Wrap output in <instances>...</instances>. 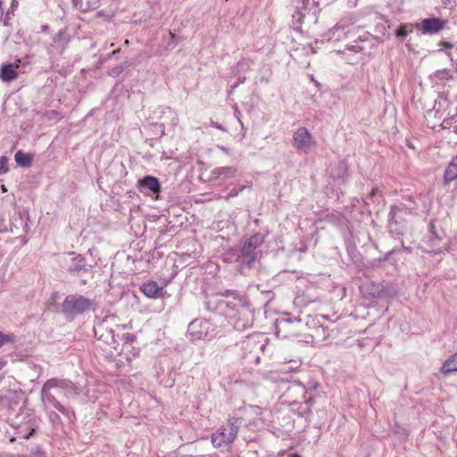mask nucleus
I'll return each instance as SVG.
<instances>
[{"label": "nucleus", "instance_id": "1", "mask_svg": "<svg viewBox=\"0 0 457 457\" xmlns=\"http://www.w3.org/2000/svg\"><path fill=\"white\" fill-rule=\"evenodd\" d=\"M240 420L235 417H229L227 422L220 426L211 436V442L216 448H228L237 439L239 431Z\"/></svg>", "mask_w": 457, "mask_h": 457}, {"label": "nucleus", "instance_id": "2", "mask_svg": "<svg viewBox=\"0 0 457 457\" xmlns=\"http://www.w3.org/2000/svg\"><path fill=\"white\" fill-rule=\"evenodd\" d=\"M92 302L80 295H68L62 303V311L64 313L77 315L89 310Z\"/></svg>", "mask_w": 457, "mask_h": 457}, {"label": "nucleus", "instance_id": "3", "mask_svg": "<svg viewBox=\"0 0 457 457\" xmlns=\"http://www.w3.org/2000/svg\"><path fill=\"white\" fill-rule=\"evenodd\" d=\"M315 144L313 137L306 128L302 127L295 131L293 135V145L296 149L308 153L315 146Z\"/></svg>", "mask_w": 457, "mask_h": 457}, {"label": "nucleus", "instance_id": "4", "mask_svg": "<svg viewBox=\"0 0 457 457\" xmlns=\"http://www.w3.org/2000/svg\"><path fill=\"white\" fill-rule=\"evenodd\" d=\"M137 187L147 188L154 194V198L157 200L161 192V185L157 178L148 175L137 180Z\"/></svg>", "mask_w": 457, "mask_h": 457}, {"label": "nucleus", "instance_id": "5", "mask_svg": "<svg viewBox=\"0 0 457 457\" xmlns=\"http://www.w3.org/2000/svg\"><path fill=\"white\" fill-rule=\"evenodd\" d=\"M446 22L438 18L424 19L421 21L422 32L424 34L438 33L445 27Z\"/></svg>", "mask_w": 457, "mask_h": 457}, {"label": "nucleus", "instance_id": "6", "mask_svg": "<svg viewBox=\"0 0 457 457\" xmlns=\"http://www.w3.org/2000/svg\"><path fill=\"white\" fill-rule=\"evenodd\" d=\"M140 290L149 298H157L161 295L162 287H159L155 281L148 280L141 286Z\"/></svg>", "mask_w": 457, "mask_h": 457}, {"label": "nucleus", "instance_id": "7", "mask_svg": "<svg viewBox=\"0 0 457 457\" xmlns=\"http://www.w3.org/2000/svg\"><path fill=\"white\" fill-rule=\"evenodd\" d=\"M19 77V72L10 63L4 64L0 69V79L4 82H11Z\"/></svg>", "mask_w": 457, "mask_h": 457}, {"label": "nucleus", "instance_id": "8", "mask_svg": "<svg viewBox=\"0 0 457 457\" xmlns=\"http://www.w3.org/2000/svg\"><path fill=\"white\" fill-rule=\"evenodd\" d=\"M440 371L445 376L457 372V352L445 360L440 368Z\"/></svg>", "mask_w": 457, "mask_h": 457}, {"label": "nucleus", "instance_id": "9", "mask_svg": "<svg viewBox=\"0 0 457 457\" xmlns=\"http://www.w3.org/2000/svg\"><path fill=\"white\" fill-rule=\"evenodd\" d=\"M457 179V155L447 165L444 174V184L448 185Z\"/></svg>", "mask_w": 457, "mask_h": 457}, {"label": "nucleus", "instance_id": "10", "mask_svg": "<svg viewBox=\"0 0 457 457\" xmlns=\"http://www.w3.org/2000/svg\"><path fill=\"white\" fill-rule=\"evenodd\" d=\"M34 155L31 154H25L21 151H18L15 155L14 159L16 163L23 168H29L31 166L33 162Z\"/></svg>", "mask_w": 457, "mask_h": 457}, {"label": "nucleus", "instance_id": "11", "mask_svg": "<svg viewBox=\"0 0 457 457\" xmlns=\"http://www.w3.org/2000/svg\"><path fill=\"white\" fill-rule=\"evenodd\" d=\"M67 384L66 381L63 379L59 378H51L48 379L43 386V391L46 392L49 391L53 387H61L64 388L66 387Z\"/></svg>", "mask_w": 457, "mask_h": 457}, {"label": "nucleus", "instance_id": "12", "mask_svg": "<svg viewBox=\"0 0 457 457\" xmlns=\"http://www.w3.org/2000/svg\"><path fill=\"white\" fill-rule=\"evenodd\" d=\"M413 27V24H401L396 30V36L404 37L409 32H412Z\"/></svg>", "mask_w": 457, "mask_h": 457}, {"label": "nucleus", "instance_id": "13", "mask_svg": "<svg viewBox=\"0 0 457 457\" xmlns=\"http://www.w3.org/2000/svg\"><path fill=\"white\" fill-rule=\"evenodd\" d=\"M258 243V238L256 236L254 237H251L245 243V245L243 247V252L244 253H249L250 251H252L253 249H254L256 247V245Z\"/></svg>", "mask_w": 457, "mask_h": 457}, {"label": "nucleus", "instance_id": "14", "mask_svg": "<svg viewBox=\"0 0 457 457\" xmlns=\"http://www.w3.org/2000/svg\"><path fill=\"white\" fill-rule=\"evenodd\" d=\"M15 341V337L13 334H4L0 331V347L4 345L13 343Z\"/></svg>", "mask_w": 457, "mask_h": 457}, {"label": "nucleus", "instance_id": "15", "mask_svg": "<svg viewBox=\"0 0 457 457\" xmlns=\"http://www.w3.org/2000/svg\"><path fill=\"white\" fill-rule=\"evenodd\" d=\"M52 403L54 407L57 409L60 412H62V414H67L66 408L54 397H52Z\"/></svg>", "mask_w": 457, "mask_h": 457}, {"label": "nucleus", "instance_id": "16", "mask_svg": "<svg viewBox=\"0 0 457 457\" xmlns=\"http://www.w3.org/2000/svg\"><path fill=\"white\" fill-rule=\"evenodd\" d=\"M8 159L4 156L0 157V174L7 171L6 163Z\"/></svg>", "mask_w": 457, "mask_h": 457}, {"label": "nucleus", "instance_id": "17", "mask_svg": "<svg viewBox=\"0 0 457 457\" xmlns=\"http://www.w3.org/2000/svg\"><path fill=\"white\" fill-rule=\"evenodd\" d=\"M122 338L126 343L132 344L136 340V336L130 333H126L123 334Z\"/></svg>", "mask_w": 457, "mask_h": 457}, {"label": "nucleus", "instance_id": "18", "mask_svg": "<svg viewBox=\"0 0 457 457\" xmlns=\"http://www.w3.org/2000/svg\"><path fill=\"white\" fill-rule=\"evenodd\" d=\"M439 46L447 49H452L453 47V44L448 41H440Z\"/></svg>", "mask_w": 457, "mask_h": 457}, {"label": "nucleus", "instance_id": "19", "mask_svg": "<svg viewBox=\"0 0 457 457\" xmlns=\"http://www.w3.org/2000/svg\"><path fill=\"white\" fill-rule=\"evenodd\" d=\"M11 64H12V66H15V69H16L17 71H18V69H19L21 66H22V65H23V64H22V61H21V59H17V60H15V62H12V63H11Z\"/></svg>", "mask_w": 457, "mask_h": 457}, {"label": "nucleus", "instance_id": "20", "mask_svg": "<svg viewBox=\"0 0 457 457\" xmlns=\"http://www.w3.org/2000/svg\"><path fill=\"white\" fill-rule=\"evenodd\" d=\"M377 193H378V187H373L371 189V191L369 193L368 197L371 198V197L375 196L377 195Z\"/></svg>", "mask_w": 457, "mask_h": 457}, {"label": "nucleus", "instance_id": "21", "mask_svg": "<svg viewBox=\"0 0 457 457\" xmlns=\"http://www.w3.org/2000/svg\"><path fill=\"white\" fill-rule=\"evenodd\" d=\"M41 30H42V32H44V33H48V31H49V26H48V25H43V26L41 27Z\"/></svg>", "mask_w": 457, "mask_h": 457}, {"label": "nucleus", "instance_id": "22", "mask_svg": "<svg viewBox=\"0 0 457 457\" xmlns=\"http://www.w3.org/2000/svg\"><path fill=\"white\" fill-rule=\"evenodd\" d=\"M237 195V193H232V192H231V193H229V194L228 195V196L226 197V199H228L229 196H234V195Z\"/></svg>", "mask_w": 457, "mask_h": 457}, {"label": "nucleus", "instance_id": "23", "mask_svg": "<svg viewBox=\"0 0 457 457\" xmlns=\"http://www.w3.org/2000/svg\"><path fill=\"white\" fill-rule=\"evenodd\" d=\"M289 457H301L298 453H293Z\"/></svg>", "mask_w": 457, "mask_h": 457}, {"label": "nucleus", "instance_id": "24", "mask_svg": "<svg viewBox=\"0 0 457 457\" xmlns=\"http://www.w3.org/2000/svg\"><path fill=\"white\" fill-rule=\"evenodd\" d=\"M119 52H120V49H117V50H114L112 54H117V53H119Z\"/></svg>", "mask_w": 457, "mask_h": 457}, {"label": "nucleus", "instance_id": "25", "mask_svg": "<svg viewBox=\"0 0 457 457\" xmlns=\"http://www.w3.org/2000/svg\"><path fill=\"white\" fill-rule=\"evenodd\" d=\"M2 190H3V192H6L7 191L6 187L4 185L2 186Z\"/></svg>", "mask_w": 457, "mask_h": 457}, {"label": "nucleus", "instance_id": "26", "mask_svg": "<svg viewBox=\"0 0 457 457\" xmlns=\"http://www.w3.org/2000/svg\"><path fill=\"white\" fill-rule=\"evenodd\" d=\"M124 44H125L126 46H129V41L128 39H126V40H125V42H124Z\"/></svg>", "mask_w": 457, "mask_h": 457}, {"label": "nucleus", "instance_id": "27", "mask_svg": "<svg viewBox=\"0 0 457 457\" xmlns=\"http://www.w3.org/2000/svg\"><path fill=\"white\" fill-rule=\"evenodd\" d=\"M34 432H35V429H32V431L30 432L29 436H31Z\"/></svg>", "mask_w": 457, "mask_h": 457}, {"label": "nucleus", "instance_id": "28", "mask_svg": "<svg viewBox=\"0 0 457 457\" xmlns=\"http://www.w3.org/2000/svg\"><path fill=\"white\" fill-rule=\"evenodd\" d=\"M456 446H457V439H456Z\"/></svg>", "mask_w": 457, "mask_h": 457}]
</instances>
